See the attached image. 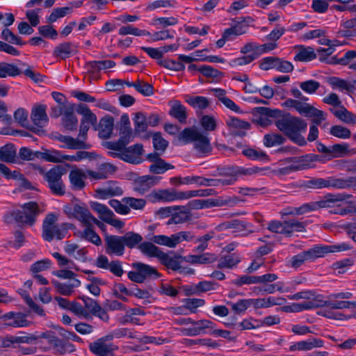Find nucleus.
<instances>
[{"mask_svg":"<svg viewBox=\"0 0 356 356\" xmlns=\"http://www.w3.org/2000/svg\"><path fill=\"white\" fill-rule=\"evenodd\" d=\"M72 43L64 42L56 46L54 50L53 54L54 56L61 59L69 58L72 51Z\"/></svg>","mask_w":356,"mask_h":356,"instance_id":"obj_45","label":"nucleus"},{"mask_svg":"<svg viewBox=\"0 0 356 356\" xmlns=\"http://www.w3.org/2000/svg\"><path fill=\"white\" fill-rule=\"evenodd\" d=\"M75 314L82 316L86 319L91 318L90 313L83 307L81 304L77 302H72L70 309Z\"/></svg>","mask_w":356,"mask_h":356,"instance_id":"obj_62","label":"nucleus"},{"mask_svg":"<svg viewBox=\"0 0 356 356\" xmlns=\"http://www.w3.org/2000/svg\"><path fill=\"white\" fill-rule=\"evenodd\" d=\"M242 153L252 160L266 161L268 159V155L264 152L250 147L244 149Z\"/></svg>","mask_w":356,"mask_h":356,"instance_id":"obj_50","label":"nucleus"},{"mask_svg":"<svg viewBox=\"0 0 356 356\" xmlns=\"http://www.w3.org/2000/svg\"><path fill=\"white\" fill-rule=\"evenodd\" d=\"M38 159H42L44 161L53 163L61 162V153L58 150L44 149V152H35Z\"/></svg>","mask_w":356,"mask_h":356,"instance_id":"obj_36","label":"nucleus"},{"mask_svg":"<svg viewBox=\"0 0 356 356\" xmlns=\"http://www.w3.org/2000/svg\"><path fill=\"white\" fill-rule=\"evenodd\" d=\"M1 38L11 44L17 45H24L25 42H23L21 38L15 35L9 29L6 28L1 32Z\"/></svg>","mask_w":356,"mask_h":356,"instance_id":"obj_54","label":"nucleus"},{"mask_svg":"<svg viewBox=\"0 0 356 356\" xmlns=\"http://www.w3.org/2000/svg\"><path fill=\"white\" fill-rule=\"evenodd\" d=\"M96 193L102 199H106L113 196L122 195L123 193L122 189L116 185V182L113 181H109L108 182V186L104 188H98L96 190Z\"/></svg>","mask_w":356,"mask_h":356,"instance_id":"obj_23","label":"nucleus"},{"mask_svg":"<svg viewBox=\"0 0 356 356\" xmlns=\"http://www.w3.org/2000/svg\"><path fill=\"white\" fill-rule=\"evenodd\" d=\"M297 53L294 60L300 62H309L316 58V54L312 47H305L303 45L296 46Z\"/></svg>","mask_w":356,"mask_h":356,"instance_id":"obj_24","label":"nucleus"},{"mask_svg":"<svg viewBox=\"0 0 356 356\" xmlns=\"http://www.w3.org/2000/svg\"><path fill=\"white\" fill-rule=\"evenodd\" d=\"M22 73L17 66L6 62L0 63V78L15 76Z\"/></svg>","mask_w":356,"mask_h":356,"instance_id":"obj_34","label":"nucleus"},{"mask_svg":"<svg viewBox=\"0 0 356 356\" xmlns=\"http://www.w3.org/2000/svg\"><path fill=\"white\" fill-rule=\"evenodd\" d=\"M129 140L121 136L116 142L107 141L104 143V147L108 149L121 152L125 146L129 143Z\"/></svg>","mask_w":356,"mask_h":356,"instance_id":"obj_52","label":"nucleus"},{"mask_svg":"<svg viewBox=\"0 0 356 356\" xmlns=\"http://www.w3.org/2000/svg\"><path fill=\"white\" fill-rule=\"evenodd\" d=\"M31 119L36 128L40 129L47 123L48 116L46 113V106L44 105H39L32 110Z\"/></svg>","mask_w":356,"mask_h":356,"instance_id":"obj_17","label":"nucleus"},{"mask_svg":"<svg viewBox=\"0 0 356 356\" xmlns=\"http://www.w3.org/2000/svg\"><path fill=\"white\" fill-rule=\"evenodd\" d=\"M178 139L183 141L185 144L193 143L194 149L200 156H207L212 150L209 138L203 135L195 127L185 128L180 132Z\"/></svg>","mask_w":356,"mask_h":356,"instance_id":"obj_5","label":"nucleus"},{"mask_svg":"<svg viewBox=\"0 0 356 356\" xmlns=\"http://www.w3.org/2000/svg\"><path fill=\"white\" fill-rule=\"evenodd\" d=\"M85 226L86 229L81 233V237L90 241L97 246L100 245L102 244V240L93 229V226L92 225Z\"/></svg>","mask_w":356,"mask_h":356,"instance_id":"obj_40","label":"nucleus"},{"mask_svg":"<svg viewBox=\"0 0 356 356\" xmlns=\"http://www.w3.org/2000/svg\"><path fill=\"white\" fill-rule=\"evenodd\" d=\"M284 225L286 236H291L294 232H303L305 229V223L296 219L285 220Z\"/></svg>","mask_w":356,"mask_h":356,"instance_id":"obj_33","label":"nucleus"},{"mask_svg":"<svg viewBox=\"0 0 356 356\" xmlns=\"http://www.w3.org/2000/svg\"><path fill=\"white\" fill-rule=\"evenodd\" d=\"M275 124L277 129L293 143L299 146H305L307 144L302 134L306 131L307 124L302 118L288 113L277 120Z\"/></svg>","mask_w":356,"mask_h":356,"instance_id":"obj_1","label":"nucleus"},{"mask_svg":"<svg viewBox=\"0 0 356 356\" xmlns=\"http://www.w3.org/2000/svg\"><path fill=\"white\" fill-rule=\"evenodd\" d=\"M183 257L181 255H175V257H170L165 252H163L159 259L161 263L166 266L168 268L177 270L181 268V265L179 262L177 261V259H182Z\"/></svg>","mask_w":356,"mask_h":356,"instance_id":"obj_30","label":"nucleus"},{"mask_svg":"<svg viewBox=\"0 0 356 356\" xmlns=\"http://www.w3.org/2000/svg\"><path fill=\"white\" fill-rule=\"evenodd\" d=\"M285 163H291L289 166L293 172L307 169L306 155L299 156L288 157L284 159Z\"/></svg>","mask_w":356,"mask_h":356,"instance_id":"obj_28","label":"nucleus"},{"mask_svg":"<svg viewBox=\"0 0 356 356\" xmlns=\"http://www.w3.org/2000/svg\"><path fill=\"white\" fill-rule=\"evenodd\" d=\"M108 154L113 158H120V159L133 164H138L141 162V158L131 154L130 151L125 147L121 152H109Z\"/></svg>","mask_w":356,"mask_h":356,"instance_id":"obj_29","label":"nucleus"},{"mask_svg":"<svg viewBox=\"0 0 356 356\" xmlns=\"http://www.w3.org/2000/svg\"><path fill=\"white\" fill-rule=\"evenodd\" d=\"M105 252L108 255L122 256L125 247L122 236L106 234L104 238Z\"/></svg>","mask_w":356,"mask_h":356,"instance_id":"obj_9","label":"nucleus"},{"mask_svg":"<svg viewBox=\"0 0 356 356\" xmlns=\"http://www.w3.org/2000/svg\"><path fill=\"white\" fill-rule=\"evenodd\" d=\"M134 270L127 274L130 280L136 283H143L147 279L156 280L161 277L158 270L147 264L141 262H135L131 265Z\"/></svg>","mask_w":356,"mask_h":356,"instance_id":"obj_7","label":"nucleus"},{"mask_svg":"<svg viewBox=\"0 0 356 356\" xmlns=\"http://www.w3.org/2000/svg\"><path fill=\"white\" fill-rule=\"evenodd\" d=\"M158 64L167 69L175 71H182L185 68V65L179 60L176 61L171 59H163L158 61Z\"/></svg>","mask_w":356,"mask_h":356,"instance_id":"obj_55","label":"nucleus"},{"mask_svg":"<svg viewBox=\"0 0 356 356\" xmlns=\"http://www.w3.org/2000/svg\"><path fill=\"white\" fill-rule=\"evenodd\" d=\"M134 130L136 133H141L147 131L148 127L147 116L143 112H138L134 119Z\"/></svg>","mask_w":356,"mask_h":356,"instance_id":"obj_41","label":"nucleus"},{"mask_svg":"<svg viewBox=\"0 0 356 356\" xmlns=\"http://www.w3.org/2000/svg\"><path fill=\"white\" fill-rule=\"evenodd\" d=\"M350 197V195L346 194H327V195L325 196L323 200L316 201L318 209L332 208L337 202H343L347 198H349Z\"/></svg>","mask_w":356,"mask_h":356,"instance_id":"obj_21","label":"nucleus"},{"mask_svg":"<svg viewBox=\"0 0 356 356\" xmlns=\"http://www.w3.org/2000/svg\"><path fill=\"white\" fill-rule=\"evenodd\" d=\"M22 211L14 210L5 214L3 218L6 224L16 222L20 225L32 226L37 216L41 213L38 204L35 202H29L22 205Z\"/></svg>","mask_w":356,"mask_h":356,"instance_id":"obj_3","label":"nucleus"},{"mask_svg":"<svg viewBox=\"0 0 356 356\" xmlns=\"http://www.w3.org/2000/svg\"><path fill=\"white\" fill-rule=\"evenodd\" d=\"M84 303V308L90 313V315H92L95 314L97 308L100 306L99 304L95 300L87 297V296H81L79 297Z\"/></svg>","mask_w":356,"mask_h":356,"instance_id":"obj_63","label":"nucleus"},{"mask_svg":"<svg viewBox=\"0 0 356 356\" xmlns=\"http://www.w3.org/2000/svg\"><path fill=\"white\" fill-rule=\"evenodd\" d=\"M39 171L54 195L62 196L65 194V186L62 179V176L66 172L65 168L61 165H56L48 171H45L42 168L39 169Z\"/></svg>","mask_w":356,"mask_h":356,"instance_id":"obj_6","label":"nucleus"},{"mask_svg":"<svg viewBox=\"0 0 356 356\" xmlns=\"http://www.w3.org/2000/svg\"><path fill=\"white\" fill-rule=\"evenodd\" d=\"M176 224L184 223L186 222L191 220L192 215L189 209H186L184 207H179V209L173 212Z\"/></svg>","mask_w":356,"mask_h":356,"instance_id":"obj_47","label":"nucleus"},{"mask_svg":"<svg viewBox=\"0 0 356 356\" xmlns=\"http://www.w3.org/2000/svg\"><path fill=\"white\" fill-rule=\"evenodd\" d=\"M152 143L156 150L163 153L168 145V142L165 140L160 132H155L152 136Z\"/></svg>","mask_w":356,"mask_h":356,"instance_id":"obj_57","label":"nucleus"},{"mask_svg":"<svg viewBox=\"0 0 356 356\" xmlns=\"http://www.w3.org/2000/svg\"><path fill=\"white\" fill-rule=\"evenodd\" d=\"M74 110L73 104H69L64 107V114L62 118L63 125L70 131L76 130L77 127L78 120L74 113Z\"/></svg>","mask_w":356,"mask_h":356,"instance_id":"obj_15","label":"nucleus"},{"mask_svg":"<svg viewBox=\"0 0 356 356\" xmlns=\"http://www.w3.org/2000/svg\"><path fill=\"white\" fill-rule=\"evenodd\" d=\"M122 202L129 205L134 209H143L146 204V200L143 198H134V197H124L122 199Z\"/></svg>","mask_w":356,"mask_h":356,"instance_id":"obj_61","label":"nucleus"},{"mask_svg":"<svg viewBox=\"0 0 356 356\" xmlns=\"http://www.w3.org/2000/svg\"><path fill=\"white\" fill-rule=\"evenodd\" d=\"M49 345L54 347V348L60 354H64L67 348H72L73 345L71 343H65L61 339L58 338L54 332L51 334L49 338L47 339Z\"/></svg>","mask_w":356,"mask_h":356,"instance_id":"obj_32","label":"nucleus"},{"mask_svg":"<svg viewBox=\"0 0 356 356\" xmlns=\"http://www.w3.org/2000/svg\"><path fill=\"white\" fill-rule=\"evenodd\" d=\"M138 249L144 254L149 257H157L159 259H160L161 254H163V251L160 250L157 246H156L153 243L151 242H144L141 243L138 245Z\"/></svg>","mask_w":356,"mask_h":356,"instance_id":"obj_31","label":"nucleus"},{"mask_svg":"<svg viewBox=\"0 0 356 356\" xmlns=\"http://www.w3.org/2000/svg\"><path fill=\"white\" fill-rule=\"evenodd\" d=\"M184 259L191 264H210L216 260L214 254H204L202 255H188L184 257Z\"/></svg>","mask_w":356,"mask_h":356,"instance_id":"obj_37","label":"nucleus"},{"mask_svg":"<svg viewBox=\"0 0 356 356\" xmlns=\"http://www.w3.org/2000/svg\"><path fill=\"white\" fill-rule=\"evenodd\" d=\"M350 249H351V247L346 243L331 245L315 246L309 250L304 251L293 257L291 266L293 268H298L305 261L314 260L316 258L323 257L326 253L342 252Z\"/></svg>","mask_w":356,"mask_h":356,"instance_id":"obj_4","label":"nucleus"},{"mask_svg":"<svg viewBox=\"0 0 356 356\" xmlns=\"http://www.w3.org/2000/svg\"><path fill=\"white\" fill-rule=\"evenodd\" d=\"M356 186V178L337 177L335 176L326 178H312L304 181L300 187L310 189L334 188L337 190L349 189L350 187Z\"/></svg>","mask_w":356,"mask_h":356,"instance_id":"obj_2","label":"nucleus"},{"mask_svg":"<svg viewBox=\"0 0 356 356\" xmlns=\"http://www.w3.org/2000/svg\"><path fill=\"white\" fill-rule=\"evenodd\" d=\"M318 206L316 202H311L309 203H306L302 204L299 207H296L293 209V211L289 212V214H297L301 215L304 214L309 211H316L318 210Z\"/></svg>","mask_w":356,"mask_h":356,"instance_id":"obj_60","label":"nucleus"},{"mask_svg":"<svg viewBox=\"0 0 356 356\" xmlns=\"http://www.w3.org/2000/svg\"><path fill=\"white\" fill-rule=\"evenodd\" d=\"M119 34L122 35L131 34L136 36L151 35V33L149 31L146 30H140L131 25L122 26L119 29Z\"/></svg>","mask_w":356,"mask_h":356,"instance_id":"obj_53","label":"nucleus"},{"mask_svg":"<svg viewBox=\"0 0 356 356\" xmlns=\"http://www.w3.org/2000/svg\"><path fill=\"white\" fill-rule=\"evenodd\" d=\"M161 177L154 175H145L139 177L134 181V190L140 194H144L150 188L157 184L161 180Z\"/></svg>","mask_w":356,"mask_h":356,"instance_id":"obj_12","label":"nucleus"},{"mask_svg":"<svg viewBox=\"0 0 356 356\" xmlns=\"http://www.w3.org/2000/svg\"><path fill=\"white\" fill-rule=\"evenodd\" d=\"M216 193L214 189H202L195 191H188L182 192L183 200L189 199L193 197H207L212 195Z\"/></svg>","mask_w":356,"mask_h":356,"instance_id":"obj_56","label":"nucleus"},{"mask_svg":"<svg viewBox=\"0 0 356 356\" xmlns=\"http://www.w3.org/2000/svg\"><path fill=\"white\" fill-rule=\"evenodd\" d=\"M330 133L331 135L343 139L349 138L351 136L350 131L341 125H334L330 128Z\"/></svg>","mask_w":356,"mask_h":356,"instance_id":"obj_58","label":"nucleus"},{"mask_svg":"<svg viewBox=\"0 0 356 356\" xmlns=\"http://www.w3.org/2000/svg\"><path fill=\"white\" fill-rule=\"evenodd\" d=\"M55 139L66 144V147L71 149H88L90 148V145L83 140L78 138H74L68 136H63L57 134Z\"/></svg>","mask_w":356,"mask_h":356,"instance_id":"obj_16","label":"nucleus"},{"mask_svg":"<svg viewBox=\"0 0 356 356\" xmlns=\"http://www.w3.org/2000/svg\"><path fill=\"white\" fill-rule=\"evenodd\" d=\"M16 156V148L12 143H8L0 147V161L13 163Z\"/></svg>","mask_w":356,"mask_h":356,"instance_id":"obj_27","label":"nucleus"},{"mask_svg":"<svg viewBox=\"0 0 356 356\" xmlns=\"http://www.w3.org/2000/svg\"><path fill=\"white\" fill-rule=\"evenodd\" d=\"M14 118L15 120L22 127H25L27 129H29L30 131H33L36 134H40V133L42 132V131L40 129L36 128L34 126L29 124L28 112L22 108H19L15 111L14 113Z\"/></svg>","mask_w":356,"mask_h":356,"instance_id":"obj_20","label":"nucleus"},{"mask_svg":"<svg viewBox=\"0 0 356 356\" xmlns=\"http://www.w3.org/2000/svg\"><path fill=\"white\" fill-rule=\"evenodd\" d=\"M72 11V7H63L56 8L49 16L47 21L49 23H53L56 22L58 18L65 16L67 13H70Z\"/></svg>","mask_w":356,"mask_h":356,"instance_id":"obj_59","label":"nucleus"},{"mask_svg":"<svg viewBox=\"0 0 356 356\" xmlns=\"http://www.w3.org/2000/svg\"><path fill=\"white\" fill-rule=\"evenodd\" d=\"M286 138L280 134H268L264 137V144L266 147H273L284 144Z\"/></svg>","mask_w":356,"mask_h":356,"instance_id":"obj_46","label":"nucleus"},{"mask_svg":"<svg viewBox=\"0 0 356 356\" xmlns=\"http://www.w3.org/2000/svg\"><path fill=\"white\" fill-rule=\"evenodd\" d=\"M300 88L305 92L312 94L320 88V83L314 80H308L300 83Z\"/></svg>","mask_w":356,"mask_h":356,"instance_id":"obj_64","label":"nucleus"},{"mask_svg":"<svg viewBox=\"0 0 356 356\" xmlns=\"http://www.w3.org/2000/svg\"><path fill=\"white\" fill-rule=\"evenodd\" d=\"M90 207L94 211L99 215V218L105 222L117 229H122L124 226L123 221L113 218L115 214L106 205L98 202H92Z\"/></svg>","mask_w":356,"mask_h":356,"instance_id":"obj_8","label":"nucleus"},{"mask_svg":"<svg viewBox=\"0 0 356 356\" xmlns=\"http://www.w3.org/2000/svg\"><path fill=\"white\" fill-rule=\"evenodd\" d=\"M132 134V129L130 126V121L127 114L124 113L121 115L120 122V135L124 136L125 138L129 139Z\"/></svg>","mask_w":356,"mask_h":356,"instance_id":"obj_43","label":"nucleus"},{"mask_svg":"<svg viewBox=\"0 0 356 356\" xmlns=\"http://www.w3.org/2000/svg\"><path fill=\"white\" fill-rule=\"evenodd\" d=\"M239 257L235 254H229L226 256L222 257L218 264V268H232L240 262Z\"/></svg>","mask_w":356,"mask_h":356,"instance_id":"obj_38","label":"nucleus"},{"mask_svg":"<svg viewBox=\"0 0 356 356\" xmlns=\"http://www.w3.org/2000/svg\"><path fill=\"white\" fill-rule=\"evenodd\" d=\"M160 155V153L154 152L147 156V159L152 163L149 167V170L153 174H163L168 170L175 168L174 165L162 159Z\"/></svg>","mask_w":356,"mask_h":356,"instance_id":"obj_10","label":"nucleus"},{"mask_svg":"<svg viewBox=\"0 0 356 356\" xmlns=\"http://www.w3.org/2000/svg\"><path fill=\"white\" fill-rule=\"evenodd\" d=\"M339 110L334 111L331 109L333 114L341 121L346 123L356 124V115H354L351 112L348 111L343 106H340Z\"/></svg>","mask_w":356,"mask_h":356,"instance_id":"obj_39","label":"nucleus"},{"mask_svg":"<svg viewBox=\"0 0 356 356\" xmlns=\"http://www.w3.org/2000/svg\"><path fill=\"white\" fill-rule=\"evenodd\" d=\"M349 145L346 143L335 144L330 146V159L346 156L349 153Z\"/></svg>","mask_w":356,"mask_h":356,"instance_id":"obj_44","label":"nucleus"},{"mask_svg":"<svg viewBox=\"0 0 356 356\" xmlns=\"http://www.w3.org/2000/svg\"><path fill=\"white\" fill-rule=\"evenodd\" d=\"M67 233V230L65 227H64V225H56L54 226H51L50 232H49V236L45 235V232H42V238L44 241H51L54 238L57 240H61Z\"/></svg>","mask_w":356,"mask_h":356,"instance_id":"obj_26","label":"nucleus"},{"mask_svg":"<svg viewBox=\"0 0 356 356\" xmlns=\"http://www.w3.org/2000/svg\"><path fill=\"white\" fill-rule=\"evenodd\" d=\"M78 113L83 115L81 121L85 122V124H91L92 126L96 125L97 117L87 106H80L78 109Z\"/></svg>","mask_w":356,"mask_h":356,"instance_id":"obj_49","label":"nucleus"},{"mask_svg":"<svg viewBox=\"0 0 356 356\" xmlns=\"http://www.w3.org/2000/svg\"><path fill=\"white\" fill-rule=\"evenodd\" d=\"M152 196L159 201L172 202L175 200H183L182 192L172 190H159L154 192Z\"/></svg>","mask_w":356,"mask_h":356,"instance_id":"obj_22","label":"nucleus"},{"mask_svg":"<svg viewBox=\"0 0 356 356\" xmlns=\"http://www.w3.org/2000/svg\"><path fill=\"white\" fill-rule=\"evenodd\" d=\"M114 125V119L110 115L102 118L95 129L98 130L99 137L103 139L109 138L112 134Z\"/></svg>","mask_w":356,"mask_h":356,"instance_id":"obj_14","label":"nucleus"},{"mask_svg":"<svg viewBox=\"0 0 356 356\" xmlns=\"http://www.w3.org/2000/svg\"><path fill=\"white\" fill-rule=\"evenodd\" d=\"M87 178V174L81 169H75L70 171L69 179L72 188L74 190H81L86 186L84 179Z\"/></svg>","mask_w":356,"mask_h":356,"instance_id":"obj_19","label":"nucleus"},{"mask_svg":"<svg viewBox=\"0 0 356 356\" xmlns=\"http://www.w3.org/2000/svg\"><path fill=\"white\" fill-rule=\"evenodd\" d=\"M226 124L229 128L230 131H234L237 129L251 128L250 122L240 120L238 118H230L227 120Z\"/></svg>","mask_w":356,"mask_h":356,"instance_id":"obj_48","label":"nucleus"},{"mask_svg":"<svg viewBox=\"0 0 356 356\" xmlns=\"http://www.w3.org/2000/svg\"><path fill=\"white\" fill-rule=\"evenodd\" d=\"M184 184L196 183L200 186H213L216 181L213 179H207L199 176L186 177L183 179Z\"/></svg>","mask_w":356,"mask_h":356,"instance_id":"obj_51","label":"nucleus"},{"mask_svg":"<svg viewBox=\"0 0 356 356\" xmlns=\"http://www.w3.org/2000/svg\"><path fill=\"white\" fill-rule=\"evenodd\" d=\"M186 102L195 108L205 109L209 105V102L205 97L187 96Z\"/></svg>","mask_w":356,"mask_h":356,"instance_id":"obj_42","label":"nucleus"},{"mask_svg":"<svg viewBox=\"0 0 356 356\" xmlns=\"http://www.w3.org/2000/svg\"><path fill=\"white\" fill-rule=\"evenodd\" d=\"M124 247L132 249L136 245H140L143 241V237L138 233L129 232L122 236Z\"/></svg>","mask_w":356,"mask_h":356,"instance_id":"obj_35","label":"nucleus"},{"mask_svg":"<svg viewBox=\"0 0 356 356\" xmlns=\"http://www.w3.org/2000/svg\"><path fill=\"white\" fill-rule=\"evenodd\" d=\"M169 115L177 119L180 123H186L187 114L186 109L180 102L175 100L171 102V108Z\"/></svg>","mask_w":356,"mask_h":356,"instance_id":"obj_25","label":"nucleus"},{"mask_svg":"<svg viewBox=\"0 0 356 356\" xmlns=\"http://www.w3.org/2000/svg\"><path fill=\"white\" fill-rule=\"evenodd\" d=\"M72 216L81 221L84 225H90L93 216L84 204H74Z\"/></svg>","mask_w":356,"mask_h":356,"instance_id":"obj_18","label":"nucleus"},{"mask_svg":"<svg viewBox=\"0 0 356 356\" xmlns=\"http://www.w3.org/2000/svg\"><path fill=\"white\" fill-rule=\"evenodd\" d=\"M218 175L220 176L229 177L226 179H213V181H216L213 186H218L220 185L227 186L232 185L235 183L237 180L236 175L239 173H245L242 172L238 168L235 167H227L218 168Z\"/></svg>","mask_w":356,"mask_h":356,"instance_id":"obj_11","label":"nucleus"},{"mask_svg":"<svg viewBox=\"0 0 356 356\" xmlns=\"http://www.w3.org/2000/svg\"><path fill=\"white\" fill-rule=\"evenodd\" d=\"M90 350L98 356H113L115 349L112 343H104V339H99L90 343Z\"/></svg>","mask_w":356,"mask_h":356,"instance_id":"obj_13","label":"nucleus"}]
</instances>
